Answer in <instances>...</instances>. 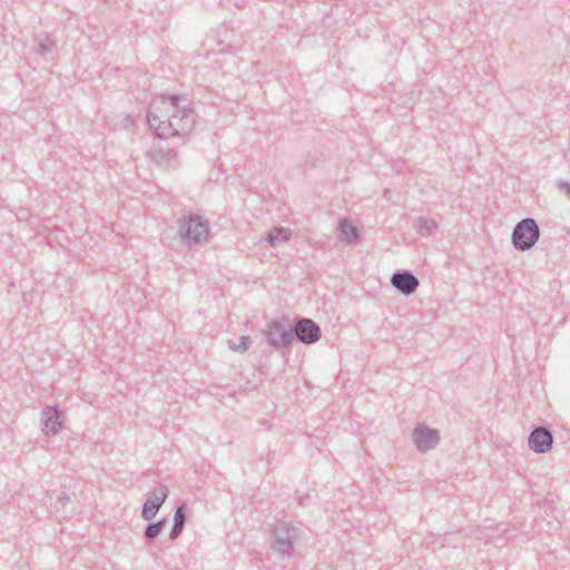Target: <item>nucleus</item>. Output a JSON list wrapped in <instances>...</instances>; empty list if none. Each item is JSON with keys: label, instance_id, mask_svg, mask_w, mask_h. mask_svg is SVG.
Returning a JSON list of instances; mask_svg holds the SVG:
<instances>
[{"label": "nucleus", "instance_id": "f257e3e1", "mask_svg": "<svg viewBox=\"0 0 570 570\" xmlns=\"http://www.w3.org/2000/svg\"><path fill=\"white\" fill-rule=\"evenodd\" d=\"M180 98L176 95L161 98V106H151L147 119L149 127L160 138L183 137L189 134L194 126V112L187 106L180 107Z\"/></svg>", "mask_w": 570, "mask_h": 570}, {"label": "nucleus", "instance_id": "f03ea898", "mask_svg": "<svg viewBox=\"0 0 570 570\" xmlns=\"http://www.w3.org/2000/svg\"><path fill=\"white\" fill-rule=\"evenodd\" d=\"M271 550L282 559H289L295 554V546L301 540L303 531L299 525L287 521L276 520L268 530Z\"/></svg>", "mask_w": 570, "mask_h": 570}, {"label": "nucleus", "instance_id": "7ed1b4c3", "mask_svg": "<svg viewBox=\"0 0 570 570\" xmlns=\"http://www.w3.org/2000/svg\"><path fill=\"white\" fill-rule=\"evenodd\" d=\"M177 225L178 235L184 245H199L208 240L210 229L206 217L189 212L178 218Z\"/></svg>", "mask_w": 570, "mask_h": 570}, {"label": "nucleus", "instance_id": "20e7f679", "mask_svg": "<svg viewBox=\"0 0 570 570\" xmlns=\"http://www.w3.org/2000/svg\"><path fill=\"white\" fill-rule=\"evenodd\" d=\"M264 337L268 345L278 351L288 348L293 343L292 324L288 317L273 318L267 323Z\"/></svg>", "mask_w": 570, "mask_h": 570}, {"label": "nucleus", "instance_id": "39448f33", "mask_svg": "<svg viewBox=\"0 0 570 570\" xmlns=\"http://www.w3.org/2000/svg\"><path fill=\"white\" fill-rule=\"evenodd\" d=\"M540 238V228L534 218L520 220L512 230V245L520 252L531 249Z\"/></svg>", "mask_w": 570, "mask_h": 570}, {"label": "nucleus", "instance_id": "423d86ee", "mask_svg": "<svg viewBox=\"0 0 570 570\" xmlns=\"http://www.w3.org/2000/svg\"><path fill=\"white\" fill-rule=\"evenodd\" d=\"M293 340L296 338L299 343L311 345L318 342L322 337L320 325L311 318L299 317L295 320L292 325Z\"/></svg>", "mask_w": 570, "mask_h": 570}, {"label": "nucleus", "instance_id": "0eeeda50", "mask_svg": "<svg viewBox=\"0 0 570 570\" xmlns=\"http://www.w3.org/2000/svg\"><path fill=\"white\" fill-rule=\"evenodd\" d=\"M412 440L416 449L424 453L434 449L439 444L440 436L438 430L431 429L423 423H419L413 429Z\"/></svg>", "mask_w": 570, "mask_h": 570}, {"label": "nucleus", "instance_id": "6e6552de", "mask_svg": "<svg viewBox=\"0 0 570 570\" xmlns=\"http://www.w3.org/2000/svg\"><path fill=\"white\" fill-rule=\"evenodd\" d=\"M169 490L166 485H159L157 489L148 491L147 499L144 502L141 510V518L146 521L153 520L166 499L168 498Z\"/></svg>", "mask_w": 570, "mask_h": 570}, {"label": "nucleus", "instance_id": "1a4fd4ad", "mask_svg": "<svg viewBox=\"0 0 570 570\" xmlns=\"http://www.w3.org/2000/svg\"><path fill=\"white\" fill-rule=\"evenodd\" d=\"M391 284L399 293L410 296L416 292L420 281L412 272L402 269L392 274Z\"/></svg>", "mask_w": 570, "mask_h": 570}, {"label": "nucleus", "instance_id": "9d476101", "mask_svg": "<svg viewBox=\"0 0 570 570\" xmlns=\"http://www.w3.org/2000/svg\"><path fill=\"white\" fill-rule=\"evenodd\" d=\"M65 422V413L57 406H46L41 411L42 432L48 434H57L61 430Z\"/></svg>", "mask_w": 570, "mask_h": 570}, {"label": "nucleus", "instance_id": "9b49d317", "mask_svg": "<svg viewBox=\"0 0 570 570\" xmlns=\"http://www.w3.org/2000/svg\"><path fill=\"white\" fill-rule=\"evenodd\" d=\"M553 443V435L548 428L538 426L533 429L528 439L529 448L535 453L548 452Z\"/></svg>", "mask_w": 570, "mask_h": 570}, {"label": "nucleus", "instance_id": "f8f14e48", "mask_svg": "<svg viewBox=\"0 0 570 570\" xmlns=\"http://www.w3.org/2000/svg\"><path fill=\"white\" fill-rule=\"evenodd\" d=\"M150 156L158 165L171 166L177 161V153L174 148L155 147Z\"/></svg>", "mask_w": 570, "mask_h": 570}, {"label": "nucleus", "instance_id": "ddd939ff", "mask_svg": "<svg viewBox=\"0 0 570 570\" xmlns=\"http://www.w3.org/2000/svg\"><path fill=\"white\" fill-rule=\"evenodd\" d=\"M338 233L340 239L346 244L356 243L361 238L358 229L346 218L340 220Z\"/></svg>", "mask_w": 570, "mask_h": 570}, {"label": "nucleus", "instance_id": "4468645a", "mask_svg": "<svg viewBox=\"0 0 570 570\" xmlns=\"http://www.w3.org/2000/svg\"><path fill=\"white\" fill-rule=\"evenodd\" d=\"M416 232L423 236V237H429L431 235H433L436 229H438V223L435 219L433 218H429V217H420L415 225H414Z\"/></svg>", "mask_w": 570, "mask_h": 570}, {"label": "nucleus", "instance_id": "2eb2a0df", "mask_svg": "<svg viewBox=\"0 0 570 570\" xmlns=\"http://www.w3.org/2000/svg\"><path fill=\"white\" fill-rule=\"evenodd\" d=\"M167 520L165 518L156 521L149 522L144 530V539L146 543H151L163 531Z\"/></svg>", "mask_w": 570, "mask_h": 570}, {"label": "nucleus", "instance_id": "dca6fc26", "mask_svg": "<svg viewBox=\"0 0 570 570\" xmlns=\"http://www.w3.org/2000/svg\"><path fill=\"white\" fill-rule=\"evenodd\" d=\"M36 41V52L43 58L51 55L56 49V41L47 35H45L43 38L41 36L37 37Z\"/></svg>", "mask_w": 570, "mask_h": 570}, {"label": "nucleus", "instance_id": "f3484780", "mask_svg": "<svg viewBox=\"0 0 570 570\" xmlns=\"http://www.w3.org/2000/svg\"><path fill=\"white\" fill-rule=\"evenodd\" d=\"M291 230L287 229V228H284V227H273L268 233H267V242L269 243L271 246H276L278 245L281 242H286L291 238Z\"/></svg>", "mask_w": 570, "mask_h": 570}, {"label": "nucleus", "instance_id": "a211bd4d", "mask_svg": "<svg viewBox=\"0 0 570 570\" xmlns=\"http://www.w3.org/2000/svg\"><path fill=\"white\" fill-rule=\"evenodd\" d=\"M252 344V338L247 335H243L239 337V343H235L234 341H228V347L233 351L244 353L246 352Z\"/></svg>", "mask_w": 570, "mask_h": 570}, {"label": "nucleus", "instance_id": "6ab92c4d", "mask_svg": "<svg viewBox=\"0 0 570 570\" xmlns=\"http://www.w3.org/2000/svg\"><path fill=\"white\" fill-rule=\"evenodd\" d=\"M186 504L181 503L178 505L174 513V524L184 527L186 522Z\"/></svg>", "mask_w": 570, "mask_h": 570}, {"label": "nucleus", "instance_id": "aec40b11", "mask_svg": "<svg viewBox=\"0 0 570 570\" xmlns=\"http://www.w3.org/2000/svg\"><path fill=\"white\" fill-rule=\"evenodd\" d=\"M183 530H184V527L178 525V524H173L171 530L169 532V539L171 541L176 540L181 534Z\"/></svg>", "mask_w": 570, "mask_h": 570}, {"label": "nucleus", "instance_id": "412c9836", "mask_svg": "<svg viewBox=\"0 0 570 570\" xmlns=\"http://www.w3.org/2000/svg\"><path fill=\"white\" fill-rule=\"evenodd\" d=\"M70 501V498L69 495L66 493V492H61L58 497H57V503L61 504V505H65L67 502Z\"/></svg>", "mask_w": 570, "mask_h": 570}, {"label": "nucleus", "instance_id": "4be33fe9", "mask_svg": "<svg viewBox=\"0 0 570 570\" xmlns=\"http://www.w3.org/2000/svg\"><path fill=\"white\" fill-rule=\"evenodd\" d=\"M559 187L563 190H566V193L570 196V183L568 181H561L559 184Z\"/></svg>", "mask_w": 570, "mask_h": 570}]
</instances>
